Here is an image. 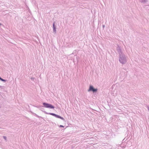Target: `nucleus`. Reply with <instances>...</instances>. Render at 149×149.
Listing matches in <instances>:
<instances>
[{
    "mask_svg": "<svg viewBox=\"0 0 149 149\" xmlns=\"http://www.w3.org/2000/svg\"><path fill=\"white\" fill-rule=\"evenodd\" d=\"M127 56L124 53L119 55V61L122 64H125L127 62Z\"/></svg>",
    "mask_w": 149,
    "mask_h": 149,
    "instance_id": "nucleus-1",
    "label": "nucleus"
},
{
    "mask_svg": "<svg viewBox=\"0 0 149 149\" xmlns=\"http://www.w3.org/2000/svg\"><path fill=\"white\" fill-rule=\"evenodd\" d=\"M43 107L49 109H54V107L51 104L47 103L45 102L43 103Z\"/></svg>",
    "mask_w": 149,
    "mask_h": 149,
    "instance_id": "nucleus-2",
    "label": "nucleus"
},
{
    "mask_svg": "<svg viewBox=\"0 0 149 149\" xmlns=\"http://www.w3.org/2000/svg\"><path fill=\"white\" fill-rule=\"evenodd\" d=\"M97 88H94L93 86H90L88 91H92L93 92H96L97 91Z\"/></svg>",
    "mask_w": 149,
    "mask_h": 149,
    "instance_id": "nucleus-3",
    "label": "nucleus"
},
{
    "mask_svg": "<svg viewBox=\"0 0 149 149\" xmlns=\"http://www.w3.org/2000/svg\"><path fill=\"white\" fill-rule=\"evenodd\" d=\"M117 50L119 54V55L123 54V53L122 52L120 47L118 46L117 48Z\"/></svg>",
    "mask_w": 149,
    "mask_h": 149,
    "instance_id": "nucleus-4",
    "label": "nucleus"
},
{
    "mask_svg": "<svg viewBox=\"0 0 149 149\" xmlns=\"http://www.w3.org/2000/svg\"><path fill=\"white\" fill-rule=\"evenodd\" d=\"M55 22H54L53 23V31L54 32L56 33V26L55 25Z\"/></svg>",
    "mask_w": 149,
    "mask_h": 149,
    "instance_id": "nucleus-5",
    "label": "nucleus"
},
{
    "mask_svg": "<svg viewBox=\"0 0 149 149\" xmlns=\"http://www.w3.org/2000/svg\"><path fill=\"white\" fill-rule=\"evenodd\" d=\"M55 117L57 118H60L62 120H65L64 119V118H63V117H61V116L58 115H56V116H55Z\"/></svg>",
    "mask_w": 149,
    "mask_h": 149,
    "instance_id": "nucleus-6",
    "label": "nucleus"
},
{
    "mask_svg": "<svg viewBox=\"0 0 149 149\" xmlns=\"http://www.w3.org/2000/svg\"><path fill=\"white\" fill-rule=\"evenodd\" d=\"M140 2L143 3H146L148 1V0H139Z\"/></svg>",
    "mask_w": 149,
    "mask_h": 149,
    "instance_id": "nucleus-7",
    "label": "nucleus"
},
{
    "mask_svg": "<svg viewBox=\"0 0 149 149\" xmlns=\"http://www.w3.org/2000/svg\"><path fill=\"white\" fill-rule=\"evenodd\" d=\"M46 114H49V115H52L53 116H54L55 117V116H56V114H55V113H46Z\"/></svg>",
    "mask_w": 149,
    "mask_h": 149,
    "instance_id": "nucleus-8",
    "label": "nucleus"
},
{
    "mask_svg": "<svg viewBox=\"0 0 149 149\" xmlns=\"http://www.w3.org/2000/svg\"><path fill=\"white\" fill-rule=\"evenodd\" d=\"M0 80H1L2 81H3L4 82H6V81H7V80H5V79H2V78L0 79Z\"/></svg>",
    "mask_w": 149,
    "mask_h": 149,
    "instance_id": "nucleus-9",
    "label": "nucleus"
},
{
    "mask_svg": "<svg viewBox=\"0 0 149 149\" xmlns=\"http://www.w3.org/2000/svg\"><path fill=\"white\" fill-rule=\"evenodd\" d=\"M3 138L5 139V140H6V137L5 136H3Z\"/></svg>",
    "mask_w": 149,
    "mask_h": 149,
    "instance_id": "nucleus-10",
    "label": "nucleus"
},
{
    "mask_svg": "<svg viewBox=\"0 0 149 149\" xmlns=\"http://www.w3.org/2000/svg\"><path fill=\"white\" fill-rule=\"evenodd\" d=\"M60 127H64V126L62 125H60L59 126Z\"/></svg>",
    "mask_w": 149,
    "mask_h": 149,
    "instance_id": "nucleus-11",
    "label": "nucleus"
},
{
    "mask_svg": "<svg viewBox=\"0 0 149 149\" xmlns=\"http://www.w3.org/2000/svg\"><path fill=\"white\" fill-rule=\"evenodd\" d=\"M34 78H33V77H31V79H32V80H34Z\"/></svg>",
    "mask_w": 149,
    "mask_h": 149,
    "instance_id": "nucleus-12",
    "label": "nucleus"
},
{
    "mask_svg": "<svg viewBox=\"0 0 149 149\" xmlns=\"http://www.w3.org/2000/svg\"><path fill=\"white\" fill-rule=\"evenodd\" d=\"M102 26H103V27L104 28V25H103Z\"/></svg>",
    "mask_w": 149,
    "mask_h": 149,
    "instance_id": "nucleus-13",
    "label": "nucleus"
},
{
    "mask_svg": "<svg viewBox=\"0 0 149 149\" xmlns=\"http://www.w3.org/2000/svg\"><path fill=\"white\" fill-rule=\"evenodd\" d=\"M2 87V86H0V87Z\"/></svg>",
    "mask_w": 149,
    "mask_h": 149,
    "instance_id": "nucleus-14",
    "label": "nucleus"
},
{
    "mask_svg": "<svg viewBox=\"0 0 149 149\" xmlns=\"http://www.w3.org/2000/svg\"><path fill=\"white\" fill-rule=\"evenodd\" d=\"M1 24H0V25Z\"/></svg>",
    "mask_w": 149,
    "mask_h": 149,
    "instance_id": "nucleus-15",
    "label": "nucleus"
}]
</instances>
